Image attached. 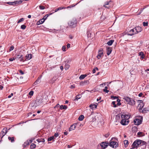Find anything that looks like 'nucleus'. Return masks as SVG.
I'll list each match as a JSON object with an SVG mask.
<instances>
[{
	"instance_id": "obj_1",
	"label": "nucleus",
	"mask_w": 149,
	"mask_h": 149,
	"mask_svg": "<svg viewBox=\"0 0 149 149\" xmlns=\"http://www.w3.org/2000/svg\"><path fill=\"white\" fill-rule=\"evenodd\" d=\"M77 21L75 18H73L70 20L68 23V26L71 28H73L77 26Z\"/></svg>"
},
{
	"instance_id": "obj_2",
	"label": "nucleus",
	"mask_w": 149,
	"mask_h": 149,
	"mask_svg": "<svg viewBox=\"0 0 149 149\" xmlns=\"http://www.w3.org/2000/svg\"><path fill=\"white\" fill-rule=\"evenodd\" d=\"M127 103L131 106H134L135 104V102L134 100L128 97H125L123 98Z\"/></svg>"
},
{
	"instance_id": "obj_3",
	"label": "nucleus",
	"mask_w": 149,
	"mask_h": 149,
	"mask_svg": "<svg viewBox=\"0 0 149 149\" xmlns=\"http://www.w3.org/2000/svg\"><path fill=\"white\" fill-rule=\"evenodd\" d=\"M143 117L142 116H137L134 121V123L135 125H139L141 123Z\"/></svg>"
},
{
	"instance_id": "obj_4",
	"label": "nucleus",
	"mask_w": 149,
	"mask_h": 149,
	"mask_svg": "<svg viewBox=\"0 0 149 149\" xmlns=\"http://www.w3.org/2000/svg\"><path fill=\"white\" fill-rule=\"evenodd\" d=\"M138 103H139L138 105V107H139V110H142V112L143 113H145L144 111H145L146 110H144V109H142L143 108V107L144 105V104L143 103V101L142 100H138L137 101Z\"/></svg>"
},
{
	"instance_id": "obj_5",
	"label": "nucleus",
	"mask_w": 149,
	"mask_h": 149,
	"mask_svg": "<svg viewBox=\"0 0 149 149\" xmlns=\"http://www.w3.org/2000/svg\"><path fill=\"white\" fill-rule=\"evenodd\" d=\"M103 50L102 48H100L98 51V54L97 56V58L98 59H100L102 56H103Z\"/></svg>"
},
{
	"instance_id": "obj_6",
	"label": "nucleus",
	"mask_w": 149,
	"mask_h": 149,
	"mask_svg": "<svg viewBox=\"0 0 149 149\" xmlns=\"http://www.w3.org/2000/svg\"><path fill=\"white\" fill-rule=\"evenodd\" d=\"M22 1L20 0L19 1H15L13 2H7L6 3L10 5H15V4H20L22 3Z\"/></svg>"
},
{
	"instance_id": "obj_7",
	"label": "nucleus",
	"mask_w": 149,
	"mask_h": 149,
	"mask_svg": "<svg viewBox=\"0 0 149 149\" xmlns=\"http://www.w3.org/2000/svg\"><path fill=\"white\" fill-rule=\"evenodd\" d=\"M118 145L117 142L114 141H111L110 143V146L113 148H116Z\"/></svg>"
},
{
	"instance_id": "obj_8",
	"label": "nucleus",
	"mask_w": 149,
	"mask_h": 149,
	"mask_svg": "<svg viewBox=\"0 0 149 149\" xmlns=\"http://www.w3.org/2000/svg\"><path fill=\"white\" fill-rule=\"evenodd\" d=\"M132 146H134L136 147L137 148L138 147L140 146V141L139 139H137L135 140L133 143Z\"/></svg>"
},
{
	"instance_id": "obj_9",
	"label": "nucleus",
	"mask_w": 149,
	"mask_h": 149,
	"mask_svg": "<svg viewBox=\"0 0 149 149\" xmlns=\"http://www.w3.org/2000/svg\"><path fill=\"white\" fill-rule=\"evenodd\" d=\"M109 143L107 142H103L100 144V146L102 148V149H104L106 148L108 145Z\"/></svg>"
},
{
	"instance_id": "obj_10",
	"label": "nucleus",
	"mask_w": 149,
	"mask_h": 149,
	"mask_svg": "<svg viewBox=\"0 0 149 149\" xmlns=\"http://www.w3.org/2000/svg\"><path fill=\"white\" fill-rule=\"evenodd\" d=\"M130 115L122 114L121 115V118H123L127 120H129V119L130 118Z\"/></svg>"
},
{
	"instance_id": "obj_11",
	"label": "nucleus",
	"mask_w": 149,
	"mask_h": 149,
	"mask_svg": "<svg viewBox=\"0 0 149 149\" xmlns=\"http://www.w3.org/2000/svg\"><path fill=\"white\" fill-rule=\"evenodd\" d=\"M7 128L6 127H5L3 128L1 133V135H2V136L1 137V139H2V138L3 136L5 135L7 133Z\"/></svg>"
},
{
	"instance_id": "obj_12",
	"label": "nucleus",
	"mask_w": 149,
	"mask_h": 149,
	"mask_svg": "<svg viewBox=\"0 0 149 149\" xmlns=\"http://www.w3.org/2000/svg\"><path fill=\"white\" fill-rule=\"evenodd\" d=\"M129 122V120H127L125 119L122 118V120L120 122V123L123 125H127Z\"/></svg>"
},
{
	"instance_id": "obj_13",
	"label": "nucleus",
	"mask_w": 149,
	"mask_h": 149,
	"mask_svg": "<svg viewBox=\"0 0 149 149\" xmlns=\"http://www.w3.org/2000/svg\"><path fill=\"white\" fill-rule=\"evenodd\" d=\"M111 3V1H106L105 3V4L103 6L104 7L106 8H111L113 6V5H109L108 6H106V5H108L109 4H110V3Z\"/></svg>"
},
{
	"instance_id": "obj_14",
	"label": "nucleus",
	"mask_w": 149,
	"mask_h": 149,
	"mask_svg": "<svg viewBox=\"0 0 149 149\" xmlns=\"http://www.w3.org/2000/svg\"><path fill=\"white\" fill-rule=\"evenodd\" d=\"M49 16V15H47V17L45 18V19H44V17H46V16H45L43 18L40 20L39 21H38L37 23V25H38L40 24H42L44 23V22H45V20L46 19L47 17Z\"/></svg>"
},
{
	"instance_id": "obj_15",
	"label": "nucleus",
	"mask_w": 149,
	"mask_h": 149,
	"mask_svg": "<svg viewBox=\"0 0 149 149\" xmlns=\"http://www.w3.org/2000/svg\"><path fill=\"white\" fill-rule=\"evenodd\" d=\"M134 29L136 34L137 33L139 32H141L142 30V29L139 26L135 27Z\"/></svg>"
},
{
	"instance_id": "obj_16",
	"label": "nucleus",
	"mask_w": 149,
	"mask_h": 149,
	"mask_svg": "<svg viewBox=\"0 0 149 149\" xmlns=\"http://www.w3.org/2000/svg\"><path fill=\"white\" fill-rule=\"evenodd\" d=\"M127 33L128 35L131 36H132L134 34H136L134 29L130 30L129 31L127 32Z\"/></svg>"
},
{
	"instance_id": "obj_17",
	"label": "nucleus",
	"mask_w": 149,
	"mask_h": 149,
	"mask_svg": "<svg viewBox=\"0 0 149 149\" xmlns=\"http://www.w3.org/2000/svg\"><path fill=\"white\" fill-rule=\"evenodd\" d=\"M106 50L107 52V55L109 56L112 50V48L110 47H107L106 48Z\"/></svg>"
},
{
	"instance_id": "obj_18",
	"label": "nucleus",
	"mask_w": 149,
	"mask_h": 149,
	"mask_svg": "<svg viewBox=\"0 0 149 149\" xmlns=\"http://www.w3.org/2000/svg\"><path fill=\"white\" fill-rule=\"evenodd\" d=\"M42 77V76L40 75V76L39 77H38L37 80H36V81L33 84H34V85H36L38 83H40L41 82V78Z\"/></svg>"
},
{
	"instance_id": "obj_19",
	"label": "nucleus",
	"mask_w": 149,
	"mask_h": 149,
	"mask_svg": "<svg viewBox=\"0 0 149 149\" xmlns=\"http://www.w3.org/2000/svg\"><path fill=\"white\" fill-rule=\"evenodd\" d=\"M140 141V146L144 145L146 148V143L145 141L139 139Z\"/></svg>"
},
{
	"instance_id": "obj_20",
	"label": "nucleus",
	"mask_w": 149,
	"mask_h": 149,
	"mask_svg": "<svg viewBox=\"0 0 149 149\" xmlns=\"http://www.w3.org/2000/svg\"><path fill=\"white\" fill-rule=\"evenodd\" d=\"M76 125L75 124L72 125L70 126V128L69 129V131H71L72 130H74L76 127Z\"/></svg>"
},
{
	"instance_id": "obj_21",
	"label": "nucleus",
	"mask_w": 149,
	"mask_h": 149,
	"mask_svg": "<svg viewBox=\"0 0 149 149\" xmlns=\"http://www.w3.org/2000/svg\"><path fill=\"white\" fill-rule=\"evenodd\" d=\"M65 8H66V7H59L58 8L56 9L54 12H53L52 13H50L49 14V15H51L52 14L56 12L59 10H61L62 9H65Z\"/></svg>"
},
{
	"instance_id": "obj_22",
	"label": "nucleus",
	"mask_w": 149,
	"mask_h": 149,
	"mask_svg": "<svg viewBox=\"0 0 149 149\" xmlns=\"http://www.w3.org/2000/svg\"><path fill=\"white\" fill-rule=\"evenodd\" d=\"M16 57L17 58L19 59L20 61H24L23 57L22 55H17Z\"/></svg>"
},
{
	"instance_id": "obj_23",
	"label": "nucleus",
	"mask_w": 149,
	"mask_h": 149,
	"mask_svg": "<svg viewBox=\"0 0 149 149\" xmlns=\"http://www.w3.org/2000/svg\"><path fill=\"white\" fill-rule=\"evenodd\" d=\"M139 55L141 56V59H143L144 58L145 56L143 52H141L139 53Z\"/></svg>"
},
{
	"instance_id": "obj_24",
	"label": "nucleus",
	"mask_w": 149,
	"mask_h": 149,
	"mask_svg": "<svg viewBox=\"0 0 149 149\" xmlns=\"http://www.w3.org/2000/svg\"><path fill=\"white\" fill-rule=\"evenodd\" d=\"M56 80V77L55 76L53 77L52 79L50 80V82L51 83H54Z\"/></svg>"
},
{
	"instance_id": "obj_25",
	"label": "nucleus",
	"mask_w": 149,
	"mask_h": 149,
	"mask_svg": "<svg viewBox=\"0 0 149 149\" xmlns=\"http://www.w3.org/2000/svg\"><path fill=\"white\" fill-rule=\"evenodd\" d=\"M36 141L40 143V142H44L45 141V140L44 139V138H40V139H37Z\"/></svg>"
},
{
	"instance_id": "obj_26",
	"label": "nucleus",
	"mask_w": 149,
	"mask_h": 149,
	"mask_svg": "<svg viewBox=\"0 0 149 149\" xmlns=\"http://www.w3.org/2000/svg\"><path fill=\"white\" fill-rule=\"evenodd\" d=\"M81 97V95L80 94L78 95L77 96H76L75 97V99H74V100H78L79 99H80Z\"/></svg>"
},
{
	"instance_id": "obj_27",
	"label": "nucleus",
	"mask_w": 149,
	"mask_h": 149,
	"mask_svg": "<svg viewBox=\"0 0 149 149\" xmlns=\"http://www.w3.org/2000/svg\"><path fill=\"white\" fill-rule=\"evenodd\" d=\"M67 108V107L65 105H61L60 107V108L61 109H66Z\"/></svg>"
},
{
	"instance_id": "obj_28",
	"label": "nucleus",
	"mask_w": 149,
	"mask_h": 149,
	"mask_svg": "<svg viewBox=\"0 0 149 149\" xmlns=\"http://www.w3.org/2000/svg\"><path fill=\"white\" fill-rule=\"evenodd\" d=\"M114 40H109L108 42H107V44H108L109 45H111L114 42Z\"/></svg>"
},
{
	"instance_id": "obj_29",
	"label": "nucleus",
	"mask_w": 149,
	"mask_h": 149,
	"mask_svg": "<svg viewBox=\"0 0 149 149\" xmlns=\"http://www.w3.org/2000/svg\"><path fill=\"white\" fill-rule=\"evenodd\" d=\"M86 76L87 75L86 74L81 75L79 77V79L81 80L83 79H84Z\"/></svg>"
},
{
	"instance_id": "obj_30",
	"label": "nucleus",
	"mask_w": 149,
	"mask_h": 149,
	"mask_svg": "<svg viewBox=\"0 0 149 149\" xmlns=\"http://www.w3.org/2000/svg\"><path fill=\"white\" fill-rule=\"evenodd\" d=\"M89 107L90 108L93 109L94 108H96L97 107V105L95 104H91L90 105Z\"/></svg>"
},
{
	"instance_id": "obj_31",
	"label": "nucleus",
	"mask_w": 149,
	"mask_h": 149,
	"mask_svg": "<svg viewBox=\"0 0 149 149\" xmlns=\"http://www.w3.org/2000/svg\"><path fill=\"white\" fill-rule=\"evenodd\" d=\"M55 139V138L54 137V136H52L51 137H50L48 139L47 141H54V139Z\"/></svg>"
},
{
	"instance_id": "obj_32",
	"label": "nucleus",
	"mask_w": 149,
	"mask_h": 149,
	"mask_svg": "<svg viewBox=\"0 0 149 149\" xmlns=\"http://www.w3.org/2000/svg\"><path fill=\"white\" fill-rule=\"evenodd\" d=\"M84 118V116L83 115H81L79 117L78 119L79 121H82L83 120Z\"/></svg>"
},
{
	"instance_id": "obj_33",
	"label": "nucleus",
	"mask_w": 149,
	"mask_h": 149,
	"mask_svg": "<svg viewBox=\"0 0 149 149\" xmlns=\"http://www.w3.org/2000/svg\"><path fill=\"white\" fill-rule=\"evenodd\" d=\"M8 139L11 141V142H13L14 141V137H11L9 136L8 137Z\"/></svg>"
},
{
	"instance_id": "obj_34",
	"label": "nucleus",
	"mask_w": 149,
	"mask_h": 149,
	"mask_svg": "<svg viewBox=\"0 0 149 149\" xmlns=\"http://www.w3.org/2000/svg\"><path fill=\"white\" fill-rule=\"evenodd\" d=\"M26 57L28 60L31 59L32 58V54H28L26 56Z\"/></svg>"
},
{
	"instance_id": "obj_35",
	"label": "nucleus",
	"mask_w": 149,
	"mask_h": 149,
	"mask_svg": "<svg viewBox=\"0 0 149 149\" xmlns=\"http://www.w3.org/2000/svg\"><path fill=\"white\" fill-rule=\"evenodd\" d=\"M124 143L125 147H126L128 144V141L127 140H125L124 141Z\"/></svg>"
},
{
	"instance_id": "obj_36",
	"label": "nucleus",
	"mask_w": 149,
	"mask_h": 149,
	"mask_svg": "<svg viewBox=\"0 0 149 149\" xmlns=\"http://www.w3.org/2000/svg\"><path fill=\"white\" fill-rule=\"evenodd\" d=\"M36 145L34 143H32L31 144L30 146L31 148V149H33L36 148Z\"/></svg>"
},
{
	"instance_id": "obj_37",
	"label": "nucleus",
	"mask_w": 149,
	"mask_h": 149,
	"mask_svg": "<svg viewBox=\"0 0 149 149\" xmlns=\"http://www.w3.org/2000/svg\"><path fill=\"white\" fill-rule=\"evenodd\" d=\"M29 143L28 141H27L25 142L24 144L23 145L24 147H25L26 146L29 145Z\"/></svg>"
},
{
	"instance_id": "obj_38",
	"label": "nucleus",
	"mask_w": 149,
	"mask_h": 149,
	"mask_svg": "<svg viewBox=\"0 0 149 149\" xmlns=\"http://www.w3.org/2000/svg\"><path fill=\"white\" fill-rule=\"evenodd\" d=\"M26 27V26L24 24L22 25L21 26V28L23 30L25 29Z\"/></svg>"
},
{
	"instance_id": "obj_39",
	"label": "nucleus",
	"mask_w": 149,
	"mask_h": 149,
	"mask_svg": "<svg viewBox=\"0 0 149 149\" xmlns=\"http://www.w3.org/2000/svg\"><path fill=\"white\" fill-rule=\"evenodd\" d=\"M117 101L118 102L117 103V105L119 106L121 105V103L120 102V99H118L117 100Z\"/></svg>"
},
{
	"instance_id": "obj_40",
	"label": "nucleus",
	"mask_w": 149,
	"mask_h": 149,
	"mask_svg": "<svg viewBox=\"0 0 149 149\" xmlns=\"http://www.w3.org/2000/svg\"><path fill=\"white\" fill-rule=\"evenodd\" d=\"M24 20V18H21V19H19L18 21L17 22V23L18 24L19 23L21 22H22Z\"/></svg>"
},
{
	"instance_id": "obj_41",
	"label": "nucleus",
	"mask_w": 149,
	"mask_h": 149,
	"mask_svg": "<svg viewBox=\"0 0 149 149\" xmlns=\"http://www.w3.org/2000/svg\"><path fill=\"white\" fill-rule=\"evenodd\" d=\"M116 102L115 101H113L112 102V104L113 105V107H116Z\"/></svg>"
},
{
	"instance_id": "obj_42",
	"label": "nucleus",
	"mask_w": 149,
	"mask_h": 149,
	"mask_svg": "<svg viewBox=\"0 0 149 149\" xmlns=\"http://www.w3.org/2000/svg\"><path fill=\"white\" fill-rule=\"evenodd\" d=\"M33 91H31L29 93V95L31 96H32L33 95Z\"/></svg>"
},
{
	"instance_id": "obj_43",
	"label": "nucleus",
	"mask_w": 149,
	"mask_h": 149,
	"mask_svg": "<svg viewBox=\"0 0 149 149\" xmlns=\"http://www.w3.org/2000/svg\"><path fill=\"white\" fill-rule=\"evenodd\" d=\"M70 67V65H65V70H68Z\"/></svg>"
},
{
	"instance_id": "obj_44",
	"label": "nucleus",
	"mask_w": 149,
	"mask_h": 149,
	"mask_svg": "<svg viewBox=\"0 0 149 149\" xmlns=\"http://www.w3.org/2000/svg\"><path fill=\"white\" fill-rule=\"evenodd\" d=\"M143 24L144 26H146L148 25V22H143Z\"/></svg>"
},
{
	"instance_id": "obj_45",
	"label": "nucleus",
	"mask_w": 149,
	"mask_h": 149,
	"mask_svg": "<svg viewBox=\"0 0 149 149\" xmlns=\"http://www.w3.org/2000/svg\"><path fill=\"white\" fill-rule=\"evenodd\" d=\"M146 8V7H145L143 8H141L140 9V12L138 13V15H140L141 14V13H142V12L143 11V10Z\"/></svg>"
},
{
	"instance_id": "obj_46",
	"label": "nucleus",
	"mask_w": 149,
	"mask_h": 149,
	"mask_svg": "<svg viewBox=\"0 0 149 149\" xmlns=\"http://www.w3.org/2000/svg\"><path fill=\"white\" fill-rule=\"evenodd\" d=\"M14 47L13 46V45L11 46L10 47V48L9 49V52H10V51H11L12 50H13L14 49Z\"/></svg>"
},
{
	"instance_id": "obj_47",
	"label": "nucleus",
	"mask_w": 149,
	"mask_h": 149,
	"mask_svg": "<svg viewBox=\"0 0 149 149\" xmlns=\"http://www.w3.org/2000/svg\"><path fill=\"white\" fill-rule=\"evenodd\" d=\"M109 135H110V134L109 133H107V134H105L104 135V136L106 137V138H107L109 136Z\"/></svg>"
},
{
	"instance_id": "obj_48",
	"label": "nucleus",
	"mask_w": 149,
	"mask_h": 149,
	"mask_svg": "<svg viewBox=\"0 0 149 149\" xmlns=\"http://www.w3.org/2000/svg\"><path fill=\"white\" fill-rule=\"evenodd\" d=\"M66 47L65 46H63L62 47V50L64 52H65L66 51L65 50Z\"/></svg>"
},
{
	"instance_id": "obj_49",
	"label": "nucleus",
	"mask_w": 149,
	"mask_h": 149,
	"mask_svg": "<svg viewBox=\"0 0 149 149\" xmlns=\"http://www.w3.org/2000/svg\"><path fill=\"white\" fill-rule=\"evenodd\" d=\"M39 7L40 9L41 10L44 9L45 8L44 6H41V5Z\"/></svg>"
},
{
	"instance_id": "obj_50",
	"label": "nucleus",
	"mask_w": 149,
	"mask_h": 149,
	"mask_svg": "<svg viewBox=\"0 0 149 149\" xmlns=\"http://www.w3.org/2000/svg\"><path fill=\"white\" fill-rule=\"evenodd\" d=\"M59 135V134L58 133H56L55 134L54 136L56 137H58V136Z\"/></svg>"
},
{
	"instance_id": "obj_51",
	"label": "nucleus",
	"mask_w": 149,
	"mask_h": 149,
	"mask_svg": "<svg viewBox=\"0 0 149 149\" xmlns=\"http://www.w3.org/2000/svg\"><path fill=\"white\" fill-rule=\"evenodd\" d=\"M142 132H139L137 133V135L139 136H141L142 135Z\"/></svg>"
},
{
	"instance_id": "obj_52",
	"label": "nucleus",
	"mask_w": 149,
	"mask_h": 149,
	"mask_svg": "<svg viewBox=\"0 0 149 149\" xmlns=\"http://www.w3.org/2000/svg\"><path fill=\"white\" fill-rule=\"evenodd\" d=\"M13 95V93H11L10 95H9L8 97V98H10Z\"/></svg>"
},
{
	"instance_id": "obj_53",
	"label": "nucleus",
	"mask_w": 149,
	"mask_h": 149,
	"mask_svg": "<svg viewBox=\"0 0 149 149\" xmlns=\"http://www.w3.org/2000/svg\"><path fill=\"white\" fill-rule=\"evenodd\" d=\"M70 44L69 43H68L67 45V47L68 48H69L70 47Z\"/></svg>"
},
{
	"instance_id": "obj_54",
	"label": "nucleus",
	"mask_w": 149,
	"mask_h": 149,
	"mask_svg": "<svg viewBox=\"0 0 149 149\" xmlns=\"http://www.w3.org/2000/svg\"><path fill=\"white\" fill-rule=\"evenodd\" d=\"M19 72L22 74H24V72L21 70H19Z\"/></svg>"
},
{
	"instance_id": "obj_55",
	"label": "nucleus",
	"mask_w": 149,
	"mask_h": 149,
	"mask_svg": "<svg viewBox=\"0 0 149 149\" xmlns=\"http://www.w3.org/2000/svg\"><path fill=\"white\" fill-rule=\"evenodd\" d=\"M103 91L105 92H106L107 93H108L109 92V91L107 90V89H104Z\"/></svg>"
},
{
	"instance_id": "obj_56",
	"label": "nucleus",
	"mask_w": 149,
	"mask_h": 149,
	"mask_svg": "<svg viewBox=\"0 0 149 149\" xmlns=\"http://www.w3.org/2000/svg\"><path fill=\"white\" fill-rule=\"evenodd\" d=\"M15 60V59L14 58H10L9 59V60L10 61H13V60Z\"/></svg>"
},
{
	"instance_id": "obj_57",
	"label": "nucleus",
	"mask_w": 149,
	"mask_h": 149,
	"mask_svg": "<svg viewBox=\"0 0 149 149\" xmlns=\"http://www.w3.org/2000/svg\"><path fill=\"white\" fill-rule=\"evenodd\" d=\"M75 86H74V85H72L70 87V88H75Z\"/></svg>"
},
{
	"instance_id": "obj_58",
	"label": "nucleus",
	"mask_w": 149,
	"mask_h": 149,
	"mask_svg": "<svg viewBox=\"0 0 149 149\" xmlns=\"http://www.w3.org/2000/svg\"><path fill=\"white\" fill-rule=\"evenodd\" d=\"M86 82H82L80 83V84L81 85H84V84H85Z\"/></svg>"
},
{
	"instance_id": "obj_59",
	"label": "nucleus",
	"mask_w": 149,
	"mask_h": 149,
	"mask_svg": "<svg viewBox=\"0 0 149 149\" xmlns=\"http://www.w3.org/2000/svg\"><path fill=\"white\" fill-rule=\"evenodd\" d=\"M59 106V104H57L54 107V108H57Z\"/></svg>"
},
{
	"instance_id": "obj_60",
	"label": "nucleus",
	"mask_w": 149,
	"mask_h": 149,
	"mask_svg": "<svg viewBox=\"0 0 149 149\" xmlns=\"http://www.w3.org/2000/svg\"><path fill=\"white\" fill-rule=\"evenodd\" d=\"M143 95V93H141L139 94V96L140 97H141Z\"/></svg>"
},
{
	"instance_id": "obj_61",
	"label": "nucleus",
	"mask_w": 149,
	"mask_h": 149,
	"mask_svg": "<svg viewBox=\"0 0 149 149\" xmlns=\"http://www.w3.org/2000/svg\"><path fill=\"white\" fill-rule=\"evenodd\" d=\"M69 38L71 39H72L73 38V36L72 35H70L69 36Z\"/></svg>"
},
{
	"instance_id": "obj_62",
	"label": "nucleus",
	"mask_w": 149,
	"mask_h": 149,
	"mask_svg": "<svg viewBox=\"0 0 149 149\" xmlns=\"http://www.w3.org/2000/svg\"><path fill=\"white\" fill-rule=\"evenodd\" d=\"M132 148H131L130 149H134L135 148H137L136 147H135L134 146H132Z\"/></svg>"
},
{
	"instance_id": "obj_63",
	"label": "nucleus",
	"mask_w": 149,
	"mask_h": 149,
	"mask_svg": "<svg viewBox=\"0 0 149 149\" xmlns=\"http://www.w3.org/2000/svg\"><path fill=\"white\" fill-rule=\"evenodd\" d=\"M60 68L61 70H63V66H61L60 67Z\"/></svg>"
},
{
	"instance_id": "obj_64",
	"label": "nucleus",
	"mask_w": 149,
	"mask_h": 149,
	"mask_svg": "<svg viewBox=\"0 0 149 149\" xmlns=\"http://www.w3.org/2000/svg\"><path fill=\"white\" fill-rule=\"evenodd\" d=\"M101 99V97H99L97 99V101L100 100Z\"/></svg>"
}]
</instances>
